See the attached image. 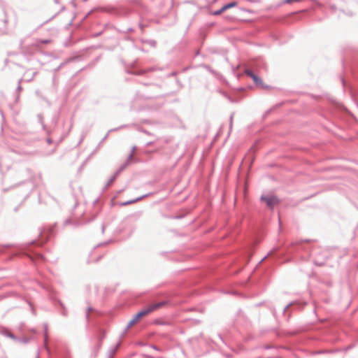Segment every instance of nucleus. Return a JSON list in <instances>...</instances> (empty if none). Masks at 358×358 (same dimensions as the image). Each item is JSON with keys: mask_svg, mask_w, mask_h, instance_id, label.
<instances>
[{"mask_svg": "<svg viewBox=\"0 0 358 358\" xmlns=\"http://www.w3.org/2000/svg\"><path fill=\"white\" fill-rule=\"evenodd\" d=\"M132 203V201H127V202L123 203L122 205H127V204H129V203Z\"/></svg>", "mask_w": 358, "mask_h": 358, "instance_id": "8", "label": "nucleus"}, {"mask_svg": "<svg viewBox=\"0 0 358 358\" xmlns=\"http://www.w3.org/2000/svg\"><path fill=\"white\" fill-rule=\"evenodd\" d=\"M261 200L264 201L269 208H273L278 203V199L273 195H266L261 197Z\"/></svg>", "mask_w": 358, "mask_h": 358, "instance_id": "2", "label": "nucleus"}, {"mask_svg": "<svg viewBox=\"0 0 358 358\" xmlns=\"http://www.w3.org/2000/svg\"><path fill=\"white\" fill-rule=\"evenodd\" d=\"M39 42H40V43H50V41H48V40H45V41H39Z\"/></svg>", "mask_w": 358, "mask_h": 358, "instance_id": "6", "label": "nucleus"}, {"mask_svg": "<svg viewBox=\"0 0 358 358\" xmlns=\"http://www.w3.org/2000/svg\"><path fill=\"white\" fill-rule=\"evenodd\" d=\"M165 302H158L155 303L150 304L146 308L138 312L135 316L129 321L128 324V327H131L134 325L138 321H139L142 317L148 315L149 313L163 307L165 305Z\"/></svg>", "mask_w": 358, "mask_h": 358, "instance_id": "1", "label": "nucleus"}, {"mask_svg": "<svg viewBox=\"0 0 358 358\" xmlns=\"http://www.w3.org/2000/svg\"><path fill=\"white\" fill-rule=\"evenodd\" d=\"M236 5H237V2H236V1L231 2L228 4H226L224 6H222V10L225 11L226 10H227L229 8L236 6Z\"/></svg>", "mask_w": 358, "mask_h": 358, "instance_id": "4", "label": "nucleus"}, {"mask_svg": "<svg viewBox=\"0 0 358 358\" xmlns=\"http://www.w3.org/2000/svg\"><path fill=\"white\" fill-rule=\"evenodd\" d=\"M133 155H134V150L131 151V152L129 155V158H131L133 157Z\"/></svg>", "mask_w": 358, "mask_h": 358, "instance_id": "7", "label": "nucleus"}, {"mask_svg": "<svg viewBox=\"0 0 358 358\" xmlns=\"http://www.w3.org/2000/svg\"><path fill=\"white\" fill-rule=\"evenodd\" d=\"M224 11V10H222V8L220 10H217V11H215L214 14H215V15H220V14H221L222 13H223Z\"/></svg>", "mask_w": 358, "mask_h": 358, "instance_id": "5", "label": "nucleus"}, {"mask_svg": "<svg viewBox=\"0 0 358 358\" xmlns=\"http://www.w3.org/2000/svg\"><path fill=\"white\" fill-rule=\"evenodd\" d=\"M245 73H246V75L250 76L253 80V81L255 82V83L257 85H258V86H259V87H261L262 88L266 87V86H265L264 85V83L262 81V80L258 76H257L255 74H254L251 71L246 70L245 71Z\"/></svg>", "mask_w": 358, "mask_h": 358, "instance_id": "3", "label": "nucleus"}]
</instances>
